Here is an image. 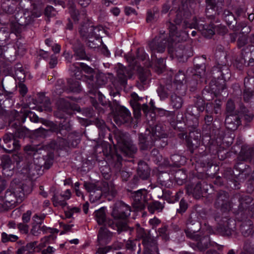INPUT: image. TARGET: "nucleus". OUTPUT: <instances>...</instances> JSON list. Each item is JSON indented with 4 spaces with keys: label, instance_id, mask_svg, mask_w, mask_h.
I'll use <instances>...</instances> for the list:
<instances>
[{
    "label": "nucleus",
    "instance_id": "obj_1",
    "mask_svg": "<svg viewBox=\"0 0 254 254\" xmlns=\"http://www.w3.org/2000/svg\"><path fill=\"white\" fill-rule=\"evenodd\" d=\"M25 186L17 185L14 189L13 192L11 191H7L4 197L1 198V208L3 210H7L13 208L15 203H20L28 192L25 190Z\"/></svg>",
    "mask_w": 254,
    "mask_h": 254
},
{
    "label": "nucleus",
    "instance_id": "obj_2",
    "mask_svg": "<svg viewBox=\"0 0 254 254\" xmlns=\"http://www.w3.org/2000/svg\"><path fill=\"white\" fill-rule=\"evenodd\" d=\"M84 187L85 190L90 193L89 199L91 202L99 201L103 194L105 195H114L115 191L112 185L107 184L104 188L100 187V183L85 182Z\"/></svg>",
    "mask_w": 254,
    "mask_h": 254
},
{
    "label": "nucleus",
    "instance_id": "obj_3",
    "mask_svg": "<svg viewBox=\"0 0 254 254\" xmlns=\"http://www.w3.org/2000/svg\"><path fill=\"white\" fill-rule=\"evenodd\" d=\"M70 69L74 72L76 79L86 82L89 88H96V85H94L93 69L92 68L83 63H76Z\"/></svg>",
    "mask_w": 254,
    "mask_h": 254
},
{
    "label": "nucleus",
    "instance_id": "obj_4",
    "mask_svg": "<svg viewBox=\"0 0 254 254\" xmlns=\"http://www.w3.org/2000/svg\"><path fill=\"white\" fill-rule=\"evenodd\" d=\"M133 205L137 210L143 209L148 199V192L145 189H140L132 193Z\"/></svg>",
    "mask_w": 254,
    "mask_h": 254
},
{
    "label": "nucleus",
    "instance_id": "obj_5",
    "mask_svg": "<svg viewBox=\"0 0 254 254\" xmlns=\"http://www.w3.org/2000/svg\"><path fill=\"white\" fill-rule=\"evenodd\" d=\"M186 26L190 28L198 29L202 31V34L204 36L207 38H210L215 32V27L212 25L209 26V27H206V26L202 24H199L196 18L194 19V22L191 24L186 23Z\"/></svg>",
    "mask_w": 254,
    "mask_h": 254
},
{
    "label": "nucleus",
    "instance_id": "obj_6",
    "mask_svg": "<svg viewBox=\"0 0 254 254\" xmlns=\"http://www.w3.org/2000/svg\"><path fill=\"white\" fill-rule=\"evenodd\" d=\"M240 123L241 121L236 115L230 114L226 117L225 119L226 127L231 130H236Z\"/></svg>",
    "mask_w": 254,
    "mask_h": 254
},
{
    "label": "nucleus",
    "instance_id": "obj_7",
    "mask_svg": "<svg viewBox=\"0 0 254 254\" xmlns=\"http://www.w3.org/2000/svg\"><path fill=\"white\" fill-rule=\"evenodd\" d=\"M77 0H55V2H57L60 5H64L63 7H65L64 5H67V6L70 9V12L72 19L75 22L78 21L79 19L77 18L78 15L74 9V4Z\"/></svg>",
    "mask_w": 254,
    "mask_h": 254
},
{
    "label": "nucleus",
    "instance_id": "obj_8",
    "mask_svg": "<svg viewBox=\"0 0 254 254\" xmlns=\"http://www.w3.org/2000/svg\"><path fill=\"white\" fill-rule=\"evenodd\" d=\"M112 233L104 227H101L98 235V240L100 245H106L111 240Z\"/></svg>",
    "mask_w": 254,
    "mask_h": 254
},
{
    "label": "nucleus",
    "instance_id": "obj_9",
    "mask_svg": "<svg viewBox=\"0 0 254 254\" xmlns=\"http://www.w3.org/2000/svg\"><path fill=\"white\" fill-rule=\"evenodd\" d=\"M2 161H4L2 165V174L6 177L11 176L13 173L14 167L11 160L9 157L5 156L3 157Z\"/></svg>",
    "mask_w": 254,
    "mask_h": 254
},
{
    "label": "nucleus",
    "instance_id": "obj_10",
    "mask_svg": "<svg viewBox=\"0 0 254 254\" xmlns=\"http://www.w3.org/2000/svg\"><path fill=\"white\" fill-rule=\"evenodd\" d=\"M121 211L120 213H118V210L114 208L112 211V215L117 219H125L130 215V210L128 206L122 205L120 207Z\"/></svg>",
    "mask_w": 254,
    "mask_h": 254
},
{
    "label": "nucleus",
    "instance_id": "obj_11",
    "mask_svg": "<svg viewBox=\"0 0 254 254\" xmlns=\"http://www.w3.org/2000/svg\"><path fill=\"white\" fill-rule=\"evenodd\" d=\"M185 79V75L184 73L182 71H179L178 74L175 76V81L173 84L174 88L176 90H179L183 88L185 90L186 87L183 83Z\"/></svg>",
    "mask_w": 254,
    "mask_h": 254
},
{
    "label": "nucleus",
    "instance_id": "obj_12",
    "mask_svg": "<svg viewBox=\"0 0 254 254\" xmlns=\"http://www.w3.org/2000/svg\"><path fill=\"white\" fill-rule=\"evenodd\" d=\"M96 220L99 225H110L106 220L105 209L104 207H101L95 212Z\"/></svg>",
    "mask_w": 254,
    "mask_h": 254
},
{
    "label": "nucleus",
    "instance_id": "obj_13",
    "mask_svg": "<svg viewBox=\"0 0 254 254\" xmlns=\"http://www.w3.org/2000/svg\"><path fill=\"white\" fill-rule=\"evenodd\" d=\"M170 29V39L168 44L173 45L174 42H179L184 40L183 38L179 37L180 34L176 31L177 28L175 25H172Z\"/></svg>",
    "mask_w": 254,
    "mask_h": 254
},
{
    "label": "nucleus",
    "instance_id": "obj_14",
    "mask_svg": "<svg viewBox=\"0 0 254 254\" xmlns=\"http://www.w3.org/2000/svg\"><path fill=\"white\" fill-rule=\"evenodd\" d=\"M120 115L122 119L120 121L118 120V117L115 118V121L117 124L121 125L126 122L128 119L130 117V113L128 109L123 107H121L120 111Z\"/></svg>",
    "mask_w": 254,
    "mask_h": 254
},
{
    "label": "nucleus",
    "instance_id": "obj_15",
    "mask_svg": "<svg viewBox=\"0 0 254 254\" xmlns=\"http://www.w3.org/2000/svg\"><path fill=\"white\" fill-rule=\"evenodd\" d=\"M157 41L158 40L154 39L153 41L151 42L149 44V47L152 51V52L155 53H162L164 51L165 47H166V42H163L162 43L158 44Z\"/></svg>",
    "mask_w": 254,
    "mask_h": 254
},
{
    "label": "nucleus",
    "instance_id": "obj_16",
    "mask_svg": "<svg viewBox=\"0 0 254 254\" xmlns=\"http://www.w3.org/2000/svg\"><path fill=\"white\" fill-rule=\"evenodd\" d=\"M183 104V101L181 97L177 95L176 94L171 95V104L173 108L180 109L182 107Z\"/></svg>",
    "mask_w": 254,
    "mask_h": 254
},
{
    "label": "nucleus",
    "instance_id": "obj_17",
    "mask_svg": "<svg viewBox=\"0 0 254 254\" xmlns=\"http://www.w3.org/2000/svg\"><path fill=\"white\" fill-rule=\"evenodd\" d=\"M62 197L55 195L52 198L53 204L56 207H61L62 208L64 207L66 205L65 200L63 198L61 199Z\"/></svg>",
    "mask_w": 254,
    "mask_h": 254
},
{
    "label": "nucleus",
    "instance_id": "obj_18",
    "mask_svg": "<svg viewBox=\"0 0 254 254\" xmlns=\"http://www.w3.org/2000/svg\"><path fill=\"white\" fill-rule=\"evenodd\" d=\"M36 245V242L28 243L26 246L19 249L17 251V254H26L29 249L31 250L34 249Z\"/></svg>",
    "mask_w": 254,
    "mask_h": 254
},
{
    "label": "nucleus",
    "instance_id": "obj_19",
    "mask_svg": "<svg viewBox=\"0 0 254 254\" xmlns=\"http://www.w3.org/2000/svg\"><path fill=\"white\" fill-rule=\"evenodd\" d=\"M136 151V148L132 144H128L123 149L124 153L127 155L130 156Z\"/></svg>",
    "mask_w": 254,
    "mask_h": 254
},
{
    "label": "nucleus",
    "instance_id": "obj_20",
    "mask_svg": "<svg viewBox=\"0 0 254 254\" xmlns=\"http://www.w3.org/2000/svg\"><path fill=\"white\" fill-rule=\"evenodd\" d=\"M1 238L3 242H7L8 241L15 242L18 239V237L15 235H7L5 233H2Z\"/></svg>",
    "mask_w": 254,
    "mask_h": 254
},
{
    "label": "nucleus",
    "instance_id": "obj_21",
    "mask_svg": "<svg viewBox=\"0 0 254 254\" xmlns=\"http://www.w3.org/2000/svg\"><path fill=\"white\" fill-rule=\"evenodd\" d=\"M144 170L143 172H142L140 169V167H139L138 170V174L139 175L140 177L143 180L147 179L150 175V171L148 169V166L146 165H144Z\"/></svg>",
    "mask_w": 254,
    "mask_h": 254
},
{
    "label": "nucleus",
    "instance_id": "obj_22",
    "mask_svg": "<svg viewBox=\"0 0 254 254\" xmlns=\"http://www.w3.org/2000/svg\"><path fill=\"white\" fill-rule=\"evenodd\" d=\"M153 208L154 209L158 210L159 211L162 210L163 208V205L159 201H155L148 206L149 211H152L151 208Z\"/></svg>",
    "mask_w": 254,
    "mask_h": 254
},
{
    "label": "nucleus",
    "instance_id": "obj_23",
    "mask_svg": "<svg viewBox=\"0 0 254 254\" xmlns=\"http://www.w3.org/2000/svg\"><path fill=\"white\" fill-rule=\"evenodd\" d=\"M221 2V0H206V8L207 9H213L218 2Z\"/></svg>",
    "mask_w": 254,
    "mask_h": 254
},
{
    "label": "nucleus",
    "instance_id": "obj_24",
    "mask_svg": "<svg viewBox=\"0 0 254 254\" xmlns=\"http://www.w3.org/2000/svg\"><path fill=\"white\" fill-rule=\"evenodd\" d=\"M68 84L70 86L71 90L73 92H78L80 90V86L79 81H75L73 83H71V81H68Z\"/></svg>",
    "mask_w": 254,
    "mask_h": 254
},
{
    "label": "nucleus",
    "instance_id": "obj_25",
    "mask_svg": "<svg viewBox=\"0 0 254 254\" xmlns=\"http://www.w3.org/2000/svg\"><path fill=\"white\" fill-rule=\"evenodd\" d=\"M102 245H100L99 247L97 248L96 254H107V253L110 251V249L108 247L101 246Z\"/></svg>",
    "mask_w": 254,
    "mask_h": 254
},
{
    "label": "nucleus",
    "instance_id": "obj_26",
    "mask_svg": "<svg viewBox=\"0 0 254 254\" xmlns=\"http://www.w3.org/2000/svg\"><path fill=\"white\" fill-rule=\"evenodd\" d=\"M157 93L161 100H164L168 97V93H167L165 91L164 89L161 87L158 89Z\"/></svg>",
    "mask_w": 254,
    "mask_h": 254
},
{
    "label": "nucleus",
    "instance_id": "obj_27",
    "mask_svg": "<svg viewBox=\"0 0 254 254\" xmlns=\"http://www.w3.org/2000/svg\"><path fill=\"white\" fill-rule=\"evenodd\" d=\"M79 209L77 207H73L70 208L68 211H65V215L67 218H70L74 213L79 212Z\"/></svg>",
    "mask_w": 254,
    "mask_h": 254
},
{
    "label": "nucleus",
    "instance_id": "obj_28",
    "mask_svg": "<svg viewBox=\"0 0 254 254\" xmlns=\"http://www.w3.org/2000/svg\"><path fill=\"white\" fill-rule=\"evenodd\" d=\"M49 237H45L43 238H42L41 240V243L39 244L38 246H37V244L36 245V247H37V248L39 249V250H42L43 248H44L47 244L48 243L49 241Z\"/></svg>",
    "mask_w": 254,
    "mask_h": 254
},
{
    "label": "nucleus",
    "instance_id": "obj_29",
    "mask_svg": "<svg viewBox=\"0 0 254 254\" xmlns=\"http://www.w3.org/2000/svg\"><path fill=\"white\" fill-rule=\"evenodd\" d=\"M187 207V203L184 200H181L180 202V208L177 209V211L179 213H183L186 210Z\"/></svg>",
    "mask_w": 254,
    "mask_h": 254
},
{
    "label": "nucleus",
    "instance_id": "obj_30",
    "mask_svg": "<svg viewBox=\"0 0 254 254\" xmlns=\"http://www.w3.org/2000/svg\"><path fill=\"white\" fill-rule=\"evenodd\" d=\"M196 231L193 230H190V229H187L185 230V233L187 236L191 239H195V236L197 235L196 234Z\"/></svg>",
    "mask_w": 254,
    "mask_h": 254
},
{
    "label": "nucleus",
    "instance_id": "obj_31",
    "mask_svg": "<svg viewBox=\"0 0 254 254\" xmlns=\"http://www.w3.org/2000/svg\"><path fill=\"white\" fill-rule=\"evenodd\" d=\"M227 111L230 114L234 111L235 109L234 103L233 101L229 100L227 102L226 106Z\"/></svg>",
    "mask_w": 254,
    "mask_h": 254
},
{
    "label": "nucleus",
    "instance_id": "obj_32",
    "mask_svg": "<svg viewBox=\"0 0 254 254\" xmlns=\"http://www.w3.org/2000/svg\"><path fill=\"white\" fill-rule=\"evenodd\" d=\"M18 87H19V90L20 93L22 96L25 95L26 94L27 92V88L25 86V85H24L23 83H20V84H19Z\"/></svg>",
    "mask_w": 254,
    "mask_h": 254
},
{
    "label": "nucleus",
    "instance_id": "obj_33",
    "mask_svg": "<svg viewBox=\"0 0 254 254\" xmlns=\"http://www.w3.org/2000/svg\"><path fill=\"white\" fill-rule=\"evenodd\" d=\"M19 230L22 233H27L28 231V226L26 224L19 223L18 225Z\"/></svg>",
    "mask_w": 254,
    "mask_h": 254
},
{
    "label": "nucleus",
    "instance_id": "obj_34",
    "mask_svg": "<svg viewBox=\"0 0 254 254\" xmlns=\"http://www.w3.org/2000/svg\"><path fill=\"white\" fill-rule=\"evenodd\" d=\"M221 105V101L220 99H216L215 101L214 104V112L215 114H217L220 110V107Z\"/></svg>",
    "mask_w": 254,
    "mask_h": 254
},
{
    "label": "nucleus",
    "instance_id": "obj_35",
    "mask_svg": "<svg viewBox=\"0 0 254 254\" xmlns=\"http://www.w3.org/2000/svg\"><path fill=\"white\" fill-rule=\"evenodd\" d=\"M31 212L30 211H27L22 216V220L24 222H27L30 220Z\"/></svg>",
    "mask_w": 254,
    "mask_h": 254
},
{
    "label": "nucleus",
    "instance_id": "obj_36",
    "mask_svg": "<svg viewBox=\"0 0 254 254\" xmlns=\"http://www.w3.org/2000/svg\"><path fill=\"white\" fill-rule=\"evenodd\" d=\"M71 196V191L69 190H66L62 194L61 197L64 198L65 200L69 199Z\"/></svg>",
    "mask_w": 254,
    "mask_h": 254
},
{
    "label": "nucleus",
    "instance_id": "obj_37",
    "mask_svg": "<svg viewBox=\"0 0 254 254\" xmlns=\"http://www.w3.org/2000/svg\"><path fill=\"white\" fill-rule=\"evenodd\" d=\"M143 245L145 248V254H158V249L156 248L155 246L153 247V249L155 250V252L153 254H152L149 250H148V245L144 243Z\"/></svg>",
    "mask_w": 254,
    "mask_h": 254
},
{
    "label": "nucleus",
    "instance_id": "obj_38",
    "mask_svg": "<svg viewBox=\"0 0 254 254\" xmlns=\"http://www.w3.org/2000/svg\"><path fill=\"white\" fill-rule=\"evenodd\" d=\"M254 94L253 92H250L248 90L245 91L244 93V99L246 101H248L250 98L253 96Z\"/></svg>",
    "mask_w": 254,
    "mask_h": 254
},
{
    "label": "nucleus",
    "instance_id": "obj_39",
    "mask_svg": "<svg viewBox=\"0 0 254 254\" xmlns=\"http://www.w3.org/2000/svg\"><path fill=\"white\" fill-rule=\"evenodd\" d=\"M55 249L52 247H48L46 250L42 251V254H53L55 252Z\"/></svg>",
    "mask_w": 254,
    "mask_h": 254
},
{
    "label": "nucleus",
    "instance_id": "obj_40",
    "mask_svg": "<svg viewBox=\"0 0 254 254\" xmlns=\"http://www.w3.org/2000/svg\"><path fill=\"white\" fill-rule=\"evenodd\" d=\"M125 11V13L127 15H130V14H136L135 10L133 8H132L130 7H126Z\"/></svg>",
    "mask_w": 254,
    "mask_h": 254
},
{
    "label": "nucleus",
    "instance_id": "obj_41",
    "mask_svg": "<svg viewBox=\"0 0 254 254\" xmlns=\"http://www.w3.org/2000/svg\"><path fill=\"white\" fill-rule=\"evenodd\" d=\"M54 8L53 7L49 6H47L45 9V14L47 15L48 16H50L52 15V12L53 11H54Z\"/></svg>",
    "mask_w": 254,
    "mask_h": 254
},
{
    "label": "nucleus",
    "instance_id": "obj_42",
    "mask_svg": "<svg viewBox=\"0 0 254 254\" xmlns=\"http://www.w3.org/2000/svg\"><path fill=\"white\" fill-rule=\"evenodd\" d=\"M57 64V59L56 57L53 56L49 62V64L51 65V67H54Z\"/></svg>",
    "mask_w": 254,
    "mask_h": 254
},
{
    "label": "nucleus",
    "instance_id": "obj_43",
    "mask_svg": "<svg viewBox=\"0 0 254 254\" xmlns=\"http://www.w3.org/2000/svg\"><path fill=\"white\" fill-rule=\"evenodd\" d=\"M91 0H79L78 3L83 7H86L90 3Z\"/></svg>",
    "mask_w": 254,
    "mask_h": 254
},
{
    "label": "nucleus",
    "instance_id": "obj_44",
    "mask_svg": "<svg viewBox=\"0 0 254 254\" xmlns=\"http://www.w3.org/2000/svg\"><path fill=\"white\" fill-rule=\"evenodd\" d=\"M149 222L151 225H153V226H155L158 225L160 223V220L156 218H154L153 219H151L149 220Z\"/></svg>",
    "mask_w": 254,
    "mask_h": 254
},
{
    "label": "nucleus",
    "instance_id": "obj_45",
    "mask_svg": "<svg viewBox=\"0 0 254 254\" xmlns=\"http://www.w3.org/2000/svg\"><path fill=\"white\" fill-rule=\"evenodd\" d=\"M52 50L55 53H58L60 52L61 50V47L58 44H54L52 46Z\"/></svg>",
    "mask_w": 254,
    "mask_h": 254
},
{
    "label": "nucleus",
    "instance_id": "obj_46",
    "mask_svg": "<svg viewBox=\"0 0 254 254\" xmlns=\"http://www.w3.org/2000/svg\"><path fill=\"white\" fill-rule=\"evenodd\" d=\"M134 115L136 118H138L140 116V105L138 104L137 109L134 110Z\"/></svg>",
    "mask_w": 254,
    "mask_h": 254
},
{
    "label": "nucleus",
    "instance_id": "obj_47",
    "mask_svg": "<svg viewBox=\"0 0 254 254\" xmlns=\"http://www.w3.org/2000/svg\"><path fill=\"white\" fill-rule=\"evenodd\" d=\"M44 216H39L38 215H35L33 217V219L35 221H36L37 223H41L42 220L44 219Z\"/></svg>",
    "mask_w": 254,
    "mask_h": 254
},
{
    "label": "nucleus",
    "instance_id": "obj_48",
    "mask_svg": "<svg viewBox=\"0 0 254 254\" xmlns=\"http://www.w3.org/2000/svg\"><path fill=\"white\" fill-rule=\"evenodd\" d=\"M64 56L67 62H70L72 58V56L70 54V53L69 52H65L64 54Z\"/></svg>",
    "mask_w": 254,
    "mask_h": 254
},
{
    "label": "nucleus",
    "instance_id": "obj_49",
    "mask_svg": "<svg viewBox=\"0 0 254 254\" xmlns=\"http://www.w3.org/2000/svg\"><path fill=\"white\" fill-rule=\"evenodd\" d=\"M110 11L115 16H118L120 13V10L118 7H114L110 10Z\"/></svg>",
    "mask_w": 254,
    "mask_h": 254
},
{
    "label": "nucleus",
    "instance_id": "obj_50",
    "mask_svg": "<svg viewBox=\"0 0 254 254\" xmlns=\"http://www.w3.org/2000/svg\"><path fill=\"white\" fill-rule=\"evenodd\" d=\"M126 59L127 62H129L130 64H133L135 63V59L131 55H127L126 56Z\"/></svg>",
    "mask_w": 254,
    "mask_h": 254
},
{
    "label": "nucleus",
    "instance_id": "obj_51",
    "mask_svg": "<svg viewBox=\"0 0 254 254\" xmlns=\"http://www.w3.org/2000/svg\"><path fill=\"white\" fill-rule=\"evenodd\" d=\"M244 119L247 122H250L253 118V116L251 114H247L244 116Z\"/></svg>",
    "mask_w": 254,
    "mask_h": 254
},
{
    "label": "nucleus",
    "instance_id": "obj_52",
    "mask_svg": "<svg viewBox=\"0 0 254 254\" xmlns=\"http://www.w3.org/2000/svg\"><path fill=\"white\" fill-rule=\"evenodd\" d=\"M30 118L31 119V121L33 122L36 123L38 122V117L32 113L30 114Z\"/></svg>",
    "mask_w": 254,
    "mask_h": 254
},
{
    "label": "nucleus",
    "instance_id": "obj_53",
    "mask_svg": "<svg viewBox=\"0 0 254 254\" xmlns=\"http://www.w3.org/2000/svg\"><path fill=\"white\" fill-rule=\"evenodd\" d=\"M12 135L11 134H6L3 137V141L5 142H9L12 138Z\"/></svg>",
    "mask_w": 254,
    "mask_h": 254
},
{
    "label": "nucleus",
    "instance_id": "obj_54",
    "mask_svg": "<svg viewBox=\"0 0 254 254\" xmlns=\"http://www.w3.org/2000/svg\"><path fill=\"white\" fill-rule=\"evenodd\" d=\"M76 194L78 197H81V198L83 199H84V195L83 194V193L81 191H80L79 189H76L75 190Z\"/></svg>",
    "mask_w": 254,
    "mask_h": 254
},
{
    "label": "nucleus",
    "instance_id": "obj_55",
    "mask_svg": "<svg viewBox=\"0 0 254 254\" xmlns=\"http://www.w3.org/2000/svg\"><path fill=\"white\" fill-rule=\"evenodd\" d=\"M244 229H245V226H242V227H241V230L242 231L243 234L245 236H247L249 234L251 233V230L250 228H249L248 229H247L246 232H244Z\"/></svg>",
    "mask_w": 254,
    "mask_h": 254
},
{
    "label": "nucleus",
    "instance_id": "obj_56",
    "mask_svg": "<svg viewBox=\"0 0 254 254\" xmlns=\"http://www.w3.org/2000/svg\"><path fill=\"white\" fill-rule=\"evenodd\" d=\"M141 109L144 114H146L148 113V106L146 104H143L142 106Z\"/></svg>",
    "mask_w": 254,
    "mask_h": 254
},
{
    "label": "nucleus",
    "instance_id": "obj_57",
    "mask_svg": "<svg viewBox=\"0 0 254 254\" xmlns=\"http://www.w3.org/2000/svg\"><path fill=\"white\" fill-rule=\"evenodd\" d=\"M213 118L211 116H207L205 118V121L206 123L208 125L212 121Z\"/></svg>",
    "mask_w": 254,
    "mask_h": 254
},
{
    "label": "nucleus",
    "instance_id": "obj_58",
    "mask_svg": "<svg viewBox=\"0 0 254 254\" xmlns=\"http://www.w3.org/2000/svg\"><path fill=\"white\" fill-rule=\"evenodd\" d=\"M89 204L87 202L85 203L83 206V210L85 213H87L88 211Z\"/></svg>",
    "mask_w": 254,
    "mask_h": 254
},
{
    "label": "nucleus",
    "instance_id": "obj_59",
    "mask_svg": "<svg viewBox=\"0 0 254 254\" xmlns=\"http://www.w3.org/2000/svg\"><path fill=\"white\" fill-rule=\"evenodd\" d=\"M41 13H42L41 10H39L37 12H36L35 13H33L32 14V16L33 18L39 17H40L41 16Z\"/></svg>",
    "mask_w": 254,
    "mask_h": 254
},
{
    "label": "nucleus",
    "instance_id": "obj_60",
    "mask_svg": "<svg viewBox=\"0 0 254 254\" xmlns=\"http://www.w3.org/2000/svg\"><path fill=\"white\" fill-rule=\"evenodd\" d=\"M122 176L123 177H124L125 180H126L129 176V174L128 172L123 171L122 172Z\"/></svg>",
    "mask_w": 254,
    "mask_h": 254
},
{
    "label": "nucleus",
    "instance_id": "obj_61",
    "mask_svg": "<svg viewBox=\"0 0 254 254\" xmlns=\"http://www.w3.org/2000/svg\"><path fill=\"white\" fill-rule=\"evenodd\" d=\"M70 244H78L79 243V240L78 239H74L69 241Z\"/></svg>",
    "mask_w": 254,
    "mask_h": 254
},
{
    "label": "nucleus",
    "instance_id": "obj_62",
    "mask_svg": "<svg viewBox=\"0 0 254 254\" xmlns=\"http://www.w3.org/2000/svg\"><path fill=\"white\" fill-rule=\"evenodd\" d=\"M169 8H170V7H169V6H168V5H164V6H163V10H162V11H163V12L164 13H166V12H167L168 11V10L169 9Z\"/></svg>",
    "mask_w": 254,
    "mask_h": 254
},
{
    "label": "nucleus",
    "instance_id": "obj_63",
    "mask_svg": "<svg viewBox=\"0 0 254 254\" xmlns=\"http://www.w3.org/2000/svg\"><path fill=\"white\" fill-rule=\"evenodd\" d=\"M52 40L50 39H47L45 40V43L48 46H51L52 45Z\"/></svg>",
    "mask_w": 254,
    "mask_h": 254
},
{
    "label": "nucleus",
    "instance_id": "obj_64",
    "mask_svg": "<svg viewBox=\"0 0 254 254\" xmlns=\"http://www.w3.org/2000/svg\"><path fill=\"white\" fill-rule=\"evenodd\" d=\"M149 104L151 106L152 109L153 110L154 109V104H155L154 101L151 99L150 101Z\"/></svg>",
    "mask_w": 254,
    "mask_h": 254
}]
</instances>
